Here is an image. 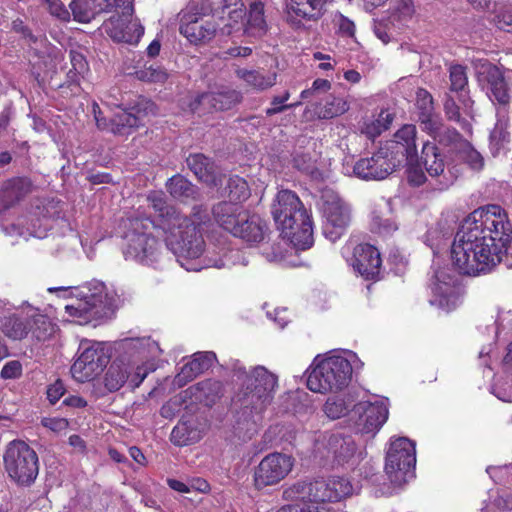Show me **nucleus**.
<instances>
[{
	"label": "nucleus",
	"mask_w": 512,
	"mask_h": 512,
	"mask_svg": "<svg viewBox=\"0 0 512 512\" xmlns=\"http://www.w3.org/2000/svg\"><path fill=\"white\" fill-rule=\"evenodd\" d=\"M186 162L189 169L200 181L209 185H217V167L212 159L202 153H194L187 157Z\"/></svg>",
	"instance_id": "cd10ccee"
},
{
	"label": "nucleus",
	"mask_w": 512,
	"mask_h": 512,
	"mask_svg": "<svg viewBox=\"0 0 512 512\" xmlns=\"http://www.w3.org/2000/svg\"><path fill=\"white\" fill-rule=\"evenodd\" d=\"M438 137L439 142L451 146L456 152L468 142L455 128H446L442 134L440 131Z\"/></svg>",
	"instance_id": "4d7b16f0"
},
{
	"label": "nucleus",
	"mask_w": 512,
	"mask_h": 512,
	"mask_svg": "<svg viewBox=\"0 0 512 512\" xmlns=\"http://www.w3.org/2000/svg\"><path fill=\"white\" fill-rule=\"evenodd\" d=\"M450 91L458 93V100L467 110L474 101L469 96L467 67L461 64L451 65L449 68Z\"/></svg>",
	"instance_id": "7c9ffc66"
},
{
	"label": "nucleus",
	"mask_w": 512,
	"mask_h": 512,
	"mask_svg": "<svg viewBox=\"0 0 512 512\" xmlns=\"http://www.w3.org/2000/svg\"><path fill=\"white\" fill-rule=\"evenodd\" d=\"M147 375L148 369L145 366L139 365L134 369V367L130 365V376L128 381L133 388H137L141 385Z\"/></svg>",
	"instance_id": "774afa93"
},
{
	"label": "nucleus",
	"mask_w": 512,
	"mask_h": 512,
	"mask_svg": "<svg viewBox=\"0 0 512 512\" xmlns=\"http://www.w3.org/2000/svg\"><path fill=\"white\" fill-rule=\"evenodd\" d=\"M235 74L239 79L243 80L248 87L256 91L267 90L273 87L277 82V73L275 72L238 68Z\"/></svg>",
	"instance_id": "c9c22d12"
},
{
	"label": "nucleus",
	"mask_w": 512,
	"mask_h": 512,
	"mask_svg": "<svg viewBox=\"0 0 512 512\" xmlns=\"http://www.w3.org/2000/svg\"><path fill=\"white\" fill-rule=\"evenodd\" d=\"M324 413L330 419H339L348 413V406L340 397H329L323 407Z\"/></svg>",
	"instance_id": "5fc2aeb1"
},
{
	"label": "nucleus",
	"mask_w": 512,
	"mask_h": 512,
	"mask_svg": "<svg viewBox=\"0 0 512 512\" xmlns=\"http://www.w3.org/2000/svg\"><path fill=\"white\" fill-rule=\"evenodd\" d=\"M352 417L362 433H375L387 421L389 410L382 400L361 401L353 406Z\"/></svg>",
	"instance_id": "6ab92c4d"
},
{
	"label": "nucleus",
	"mask_w": 512,
	"mask_h": 512,
	"mask_svg": "<svg viewBox=\"0 0 512 512\" xmlns=\"http://www.w3.org/2000/svg\"><path fill=\"white\" fill-rule=\"evenodd\" d=\"M211 354L198 352L193 355V358L183 365L181 371L175 377V383L179 386H184L192 381L199 374L207 370L211 365Z\"/></svg>",
	"instance_id": "2f4dec72"
},
{
	"label": "nucleus",
	"mask_w": 512,
	"mask_h": 512,
	"mask_svg": "<svg viewBox=\"0 0 512 512\" xmlns=\"http://www.w3.org/2000/svg\"><path fill=\"white\" fill-rule=\"evenodd\" d=\"M443 109L448 121L455 122L464 133L472 135L473 127L467 118V116L471 117L472 105L465 110L462 103L460 106L451 95H446Z\"/></svg>",
	"instance_id": "72a5a7b5"
},
{
	"label": "nucleus",
	"mask_w": 512,
	"mask_h": 512,
	"mask_svg": "<svg viewBox=\"0 0 512 512\" xmlns=\"http://www.w3.org/2000/svg\"><path fill=\"white\" fill-rule=\"evenodd\" d=\"M129 376L130 363L117 358L113 360L106 369L103 377L104 387L109 392H116L124 386L128 381Z\"/></svg>",
	"instance_id": "473e14b6"
},
{
	"label": "nucleus",
	"mask_w": 512,
	"mask_h": 512,
	"mask_svg": "<svg viewBox=\"0 0 512 512\" xmlns=\"http://www.w3.org/2000/svg\"><path fill=\"white\" fill-rule=\"evenodd\" d=\"M349 264L366 281L380 280L382 258L379 250L369 243H360L353 249Z\"/></svg>",
	"instance_id": "a211bd4d"
},
{
	"label": "nucleus",
	"mask_w": 512,
	"mask_h": 512,
	"mask_svg": "<svg viewBox=\"0 0 512 512\" xmlns=\"http://www.w3.org/2000/svg\"><path fill=\"white\" fill-rule=\"evenodd\" d=\"M293 167L301 172L311 174L315 169V161L310 153H296L293 157Z\"/></svg>",
	"instance_id": "052dcab7"
},
{
	"label": "nucleus",
	"mask_w": 512,
	"mask_h": 512,
	"mask_svg": "<svg viewBox=\"0 0 512 512\" xmlns=\"http://www.w3.org/2000/svg\"><path fill=\"white\" fill-rule=\"evenodd\" d=\"M456 153L458 157L471 169L475 171H480L483 169L484 158L469 141L464 143V146L461 147Z\"/></svg>",
	"instance_id": "09e8293b"
},
{
	"label": "nucleus",
	"mask_w": 512,
	"mask_h": 512,
	"mask_svg": "<svg viewBox=\"0 0 512 512\" xmlns=\"http://www.w3.org/2000/svg\"><path fill=\"white\" fill-rule=\"evenodd\" d=\"M66 388L62 380L57 379L54 383L47 387L46 395L48 401L54 405L65 394Z\"/></svg>",
	"instance_id": "e2e57ef3"
},
{
	"label": "nucleus",
	"mask_w": 512,
	"mask_h": 512,
	"mask_svg": "<svg viewBox=\"0 0 512 512\" xmlns=\"http://www.w3.org/2000/svg\"><path fill=\"white\" fill-rule=\"evenodd\" d=\"M3 379H16L22 375V365L17 360L7 362L0 373Z\"/></svg>",
	"instance_id": "338daca9"
},
{
	"label": "nucleus",
	"mask_w": 512,
	"mask_h": 512,
	"mask_svg": "<svg viewBox=\"0 0 512 512\" xmlns=\"http://www.w3.org/2000/svg\"><path fill=\"white\" fill-rule=\"evenodd\" d=\"M352 373L348 359L338 355L329 356L311 366L306 385L315 393L341 391L349 385Z\"/></svg>",
	"instance_id": "423d86ee"
},
{
	"label": "nucleus",
	"mask_w": 512,
	"mask_h": 512,
	"mask_svg": "<svg viewBox=\"0 0 512 512\" xmlns=\"http://www.w3.org/2000/svg\"><path fill=\"white\" fill-rule=\"evenodd\" d=\"M329 450L339 464L348 462L356 453L357 446L351 436L332 435L328 441Z\"/></svg>",
	"instance_id": "a19ab883"
},
{
	"label": "nucleus",
	"mask_w": 512,
	"mask_h": 512,
	"mask_svg": "<svg viewBox=\"0 0 512 512\" xmlns=\"http://www.w3.org/2000/svg\"><path fill=\"white\" fill-rule=\"evenodd\" d=\"M371 226L372 231L382 235L391 234L398 228L391 218H384L376 213H373Z\"/></svg>",
	"instance_id": "13d9d810"
},
{
	"label": "nucleus",
	"mask_w": 512,
	"mask_h": 512,
	"mask_svg": "<svg viewBox=\"0 0 512 512\" xmlns=\"http://www.w3.org/2000/svg\"><path fill=\"white\" fill-rule=\"evenodd\" d=\"M30 323L29 333L38 341H45L54 333V326L46 316L37 315L30 318Z\"/></svg>",
	"instance_id": "49530a36"
},
{
	"label": "nucleus",
	"mask_w": 512,
	"mask_h": 512,
	"mask_svg": "<svg viewBox=\"0 0 512 512\" xmlns=\"http://www.w3.org/2000/svg\"><path fill=\"white\" fill-rule=\"evenodd\" d=\"M133 2L104 22L107 35L115 42L137 45L144 35V27L132 19Z\"/></svg>",
	"instance_id": "2eb2a0df"
},
{
	"label": "nucleus",
	"mask_w": 512,
	"mask_h": 512,
	"mask_svg": "<svg viewBox=\"0 0 512 512\" xmlns=\"http://www.w3.org/2000/svg\"><path fill=\"white\" fill-rule=\"evenodd\" d=\"M333 21L338 27V33L341 36L350 38L355 36V24L351 19L339 13L335 15Z\"/></svg>",
	"instance_id": "680f3d73"
},
{
	"label": "nucleus",
	"mask_w": 512,
	"mask_h": 512,
	"mask_svg": "<svg viewBox=\"0 0 512 512\" xmlns=\"http://www.w3.org/2000/svg\"><path fill=\"white\" fill-rule=\"evenodd\" d=\"M243 99L242 93L234 90L227 89L218 92H206L197 97L198 104L209 105L214 110L226 111L230 110Z\"/></svg>",
	"instance_id": "bb28decb"
},
{
	"label": "nucleus",
	"mask_w": 512,
	"mask_h": 512,
	"mask_svg": "<svg viewBox=\"0 0 512 512\" xmlns=\"http://www.w3.org/2000/svg\"><path fill=\"white\" fill-rule=\"evenodd\" d=\"M89 2L96 16L103 12L115 11L117 13L118 9L129 7L133 0H89Z\"/></svg>",
	"instance_id": "864d4df0"
},
{
	"label": "nucleus",
	"mask_w": 512,
	"mask_h": 512,
	"mask_svg": "<svg viewBox=\"0 0 512 512\" xmlns=\"http://www.w3.org/2000/svg\"><path fill=\"white\" fill-rule=\"evenodd\" d=\"M293 502L281 506L276 512H331L324 506H317L313 500L298 499Z\"/></svg>",
	"instance_id": "3c124183"
},
{
	"label": "nucleus",
	"mask_w": 512,
	"mask_h": 512,
	"mask_svg": "<svg viewBox=\"0 0 512 512\" xmlns=\"http://www.w3.org/2000/svg\"><path fill=\"white\" fill-rule=\"evenodd\" d=\"M395 119V114L387 109H382L375 119H366L363 121L360 132L369 140L374 141L383 132L388 130Z\"/></svg>",
	"instance_id": "ea45409f"
},
{
	"label": "nucleus",
	"mask_w": 512,
	"mask_h": 512,
	"mask_svg": "<svg viewBox=\"0 0 512 512\" xmlns=\"http://www.w3.org/2000/svg\"><path fill=\"white\" fill-rule=\"evenodd\" d=\"M71 69L67 73L70 84H79L81 78L89 71V64L85 56L77 51H70Z\"/></svg>",
	"instance_id": "a18cd8bd"
},
{
	"label": "nucleus",
	"mask_w": 512,
	"mask_h": 512,
	"mask_svg": "<svg viewBox=\"0 0 512 512\" xmlns=\"http://www.w3.org/2000/svg\"><path fill=\"white\" fill-rule=\"evenodd\" d=\"M33 183L29 177H13L5 181L0 189V213L6 211L31 193Z\"/></svg>",
	"instance_id": "4be33fe9"
},
{
	"label": "nucleus",
	"mask_w": 512,
	"mask_h": 512,
	"mask_svg": "<svg viewBox=\"0 0 512 512\" xmlns=\"http://www.w3.org/2000/svg\"><path fill=\"white\" fill-rule=\"evenodd\" d=\"M49 12L60 20L67 21L70 18V12L60 0H45Z\"/></svg>",
	"instance_id": "69168bd1"
},
{
	"label": "nucleus",
	"mask_w": 512,
	"mask_h": 512,
	"mask_svg": "<svg viewBox=\"0 0 512 512\" xmlns=\"http://www.w3.org/2000/svg\"><path fill=\"white\" fill-rule=\"evenodd\" d=\"M294 458L281 452L266 455L254 469L253 485L256 490L274 486L284 480L294 467Z\"/></svg>",
	"instance_id": "9b49d317"
},
{
	"label": "nucleus",
	"mask_w": 512,
	"mask_h": 512,
	"mask_svg": "<svg viewBox=\"0 0 512 512\" xmlns=\"http://www.w3.org/2000/svg\"><path fill=\"white\" fill-rule=\"evenodd\" d=\"M290 98V92L286 90L282 95L274 96L271 100L272 107H269L265 110V114L267 116H273L275 114L281 113L287 109L295 108L299 105H301V101L291 103V104H285L286 101H288Z\"/></svg>",
	"instance_id": "6e6d98bb"
},
{
	"label": "nucleus",
	"mask_w": 512,
	"mask_h": 512,
	"mask_svg": "<svg viewBox=\"0 0 512 512\" xmlns=\"http://www.w3.org/2000/svg\"><path fill=\"white\" fill-rule=\"evenodd\" d=\"M477 81L495 107L496 114H512V93L504 72L495 64L482 63Z\"/></svg>",
	"instance_id": "9d476101"
},
{
	"label": "nucleus",
	"mask_w": 512,
	"mask_h": 512,
	"mask_svg": "<svg viewBox=\"0 0 512 512\" xmlns=\"http://www.w3.org/2000/svg\"><path fill=\"white\" fill-rule=\"evenodd\" d=\"M138 79L147 82H164L167 78V74L160 67H144L141 70L136 71Z\"/></svg>",
	"instance_id": "bf43d9fd"
},
{
	"label": "nucleus",
	"mask_w": 512,
	"mask_h": 512,
	"mask_svg": "<svg viewBox=\"0 0 512 512\" xmlns=\"http://www.w3.org/2000/svg\"><path fill=\"white\" fill-rule=\"evenodd\" d=\"M334 0H291L288 20L295 26L301 21H318L326 12L327 4Z\"/></svg>",
	"instance_id": "412c9836"
},
{
	"label": "nucleus",
	"mask_w": 512,
	"mask_h": 512,
	"mask_svg": "<svg viewBox=\"0 0 512 512\" xmlns=\"http://www.w3.org/2000/svg\"><path fill=\"white\" fill-rule=\"evenodd\" d=\"M140 125V118L133 112L123 110L109 120L108 131L115 135L126 136Z\"/></svg>",
	"instance_id": "79ce46f5"
},
{
	"label": "nucleus",
	"mask_w": 512,
	"mask_h": 512,
	"mask_svg": "<svg viewBox=\"0 0 512 512\" xmlns=\"http://www.w3.org/2000/svg\"><path fill=\"white\" fill-rule=\"evenodd\" d=\"M30 318L11 315L6 317L2 323L1 330L4 335L12 340L25 338L30 330Z\"/></svg>",
	"instance_id": "c03bdc74"
},
{
	"label": "nucleus",
	"mask_w": 512,
	"mask_h": 512,
	"mask_svg": "<svg viewBox=\"0 0 512 512\" xmlns=\"http://www.w3.org/2000/svg\"><path fill=\"white\" fill-rule=\"evenodd\" d=\"M399 165L407 166V181L416 186V126L405 124L394 134V139L385 144Z\"/></svg>",
	"instance_id": "ddd939ff"
},
{
	"label": "nucleus",
	"mask_w": 512,
	"mask_h": 512,
	"mask_svg": "<svg viewBox=\"0 0 512 512\" xmlns=\"http://www.w3.org/2000/svg\"><path fill=\"white\" fill-rule=\"evenodd\" d=\"M4 466L8 476L19 486H30L39 472L38 455L22 440L10 442L5 450Z\"/></svg>",
	"instance_id": "6e6552de"
},
{
	"label": "nucleus",
	"mask_w": 512,
	"mask_h": 512,
	"mask_svg": "<svg viewBox=\"0 0 512 512\" xmlns=\"http://www.w3.org/2000/svg\"><path fill=\"white\" fill-rule=\"evenodd\" d=\"M418 122L422 131L431 136L433 140L437 139L443 127V120L435 108L433 96L422 88H418Z\"/></svg>",
	"instance_id": "aec40b11"
},
{
	"label": "nucleus",
	"mask_w": 512,
	"mask_h": 512,
	"mask_svg": "<svg viewBox=\"0 0 512 512\" xmlns=\"http://www.w3.org/2000/svg\"><path fill=\"white\" fill-rule=\"evenodd\" d=\"M495 25L505 32H512V10H500L493 19Z\"/></svg>",
	"instance_id": "0e129e2a"
},
{
	"label": "nucleus",
	"mask_w": 512,
	"mask_h": 512,
	"mask_svg": "<svg viewBox=\"0 0 512 512\" xmlns=\"http://www.w3.org/2000/svg\"><path fill=\"white\" fill-rule=\"evenodd\" d=\"M239 4L243 6L240 0H205L201 10L206 16L224 19V15L228 14L229 18L237 19L242 17V9L237 8Z\"/></svg>",
	"instance_id": "e433bc0d"
},
{
	"label": "nucleus",
	"mask_w": 512,
	"mask_h": 512,
	"mask_svg": "<svg viewBox=\"0 0 512 512\" xmlns=\"http://www.w3.org/2000/svg\"><path fill=\"white\" fill-rule=\"evenodd\" d=\"M102 303V295L90 294L84 300H78L75 304L67 305L65 309L70 316L88 321L102 315Z\"/></svg>",
	"instance_id": "c756f323"
},
{
	"label": "nucleus",
	"mask_w": 512,
	"mask_h": 512,
	"mask_svg": "<svg viewBox=\"0 0 512 512\" xmlns=\"http://www.w3.org/2000/svg\"><path fill=\"white\" fill-rule=\"evenodd\" d=\"M415 13L413 0H400L392 14L393 21L399 25H407L411 22Z\"/></svg>",
	"instance_id": "603ef678"
},
{
	"label": "nucleus",
	"mask_w": 512,
	"mask_h": 512,
	"mask_svg": "<svg viewBox=\"0 0 512 512\" xmlns=\"http://www.w3.org/2000/svg\"><path fill=\"white\" fill-rule=\"evenodd\" d=\"M321 201V209L325 218L323 233L326 238L335 242L350 224V210L339 196L331 190L322 192Z\"/></svg>",
	"instance_id": "f8f14e48"
},
{
	"label": "nucleus",
	"mask_w": 512,
	"mask_h": 512,
	"mask_svg": "<svg viewBox=\"0 0 512 512\" xmlns=\"http://www.w3.org/2000/svg\"><path fill=\"white\" fill-rule=\"evenodd\" d=\"M203 437V431L193 419H181L172 429L170 441L179 447L189 446L199 442Z\"/></svg>",
	"instance_id": "c85d7f7f"
},
{
	"label": "nucleus",
	"mask_w": 512,
	"mask_h": 512,
	"mask_svg": "<svg viewBox=\"0 0 512 512\" xmlns=\"http://www.w3.org/2000/svg\"><path fill=\"white\" fill-rule=\"evenodd\" d=\"M147 200L156 214L155 229L162 232L167 249L177 257L181 266L190 270L182 260L197 259L205 250L202 231L209 221L207 209L195 205L190 215L183 214L168 203L163 192L157 191L150 192Z\"/></svg>",
	"instance_id": "f03ea898"
},
{
	"label": "nucleus",
	"mask_w": 512,
	"mask_h": 512,
	"mask_svg": "<svg viewBox=\"0 0 512 512\" xmlns=\"http://www.w3.org/2000/svg\"><path fill=\"white\" fill-rule=\"evenodd\" d=\"M248 244H256L264 239V225L255 217L250 216L249 211L242 218L236 229L232 232Z\"/></svg>",
	"instance_id": "4c0bfd02"
},
{
	"label": "nucleus",
	"mask_w": 512,
	"mask_h": 512,
	"mask_svg": "<svg viewBox=\"0 0 512 512\" xmlns=\"http://www.w3.org/2000/svg\"><path fill=\"white\" fill-rule=\"evenodd\" d=\"M512 241V224L499 205L471 212L461 223L451 248L452 262L460 274L478 276L498 266Z\"/></svg>",
	"instance_id": "f257e3e1"
},
{
	"label": "nucleus",
	"mask_w": 512,
	"mask_h": 512,
	"mask_svg": "<svg viewBox=\"0 0 512 512\" xmlns=\"http://www.w3.org/2000/svg\"><path fill=\"white\" fill-rule=\"evenodd\" d=\"M185 393L192 401L212 407L224 394V386L220 380L205 379L190 386Z\"/></svg>",
	"instance_id": "393cba45"
},
{
	"label": "nucleus",
	"mask_w": 512,
	"mask_h": 512,
	"mask_svg": "<svg viewBox=\"0 0 512 512\" xmlns=\"http://www.w3.org/2000/svg\"><path fill=\"white\" fill-rule=\"evenodd\" d=\"M416 447L406 437L391 440L385 457V472L389 481L401 487L415 476Z\"/></svg>",
	"instance_id": "1a4fd4ad"
},
{
	"label": "nucleus",
	"mask_w": 512,
	"mask_h": 512,
	"mask_svg": "<svg viewBox=\"0 0 512 512\" xmlns=\"http://www.w3.org/2000/svg\"><path fill=\"white\" fill-rule=\"evenodd\" d=\"M399 166V161H396L389 148L383 145L370 157L359 159L353 167V172L363 180H383Z\"/></svg>",
	"instance_id": "dca6fc26"
},
{
	"label": "nucleus",
	"mask_w": 512,
	"mask_h": 512,
	"mask_svg": "<svg viewBox=\"0 0 512 512\" xmlns=\"http://www.w3.org/2000/svg\"><path fill=\"white\" fill-rule=\"evenodd\" d=\"M69 7L75 21L89 23L93 18H95V14L89 0H72Z\"/></svg>",
	"instance_id": "8fccbe9b"
},
{
	"label": "nucleus",
	"mask_w": 512,
	"mask_h": 512,
	"mask_svg": "<svg viewBox=\"0 0 512 512\" xmlns=\"http://www.w3.org/2000/svg\"><path fill=\"white\" fill-rule=\"evenodd\" d=\"M165 186L170 196L181 202L195 200L198 196V188L181 174L173 175Z\"/></svg>",
	"instance_id": "58836bf2"
},
{
	"label": "nucleus",
	"mask_w": 512,
	"mask_h": 512,
	"mask_svg": "<svg viewBox=\"0 0 512 512\" xmlns=\"http://www.w3.org/2000/svg\"><path fill=\"white\" fill-rule=\"evenodd\" d=\"M237 372L245 374L246 378L239 394L240 409L237 411L236 423L249 432L256 429L272 403L278 377L264 366H256L250 373H246L245 368H239Z\"/></svg>",
	"instance_id": "7ed1b4c3"
},
{
	"label": "nucleus",
	"mask_w": 512,
	"mask_h": 512,
	"mask_svg": "<svg viewBox=\"0 0 512 512\" xmlns=\"http://www.w3.org/2000/svg\"><path fill=\"white\" fill-rule=\"evenodd\" d=\"M179 15V32L190 43H205L215 36L216 25L205 19L206 15L200 13L196 6L186 8Z\"/></svg>",
	"instance_id": "f3484780"
},
{
	"label": "nucleus",
	"mask_w": 512,
	"mask_h": 512,
	"mask_svg": "<svg viewBox=\"0 0 512 512\" xmlns=\"http://www.w3.org/2000/svg\"><path fill=\"white\" fill-rule=\"evenodd\" d=\"M422 167L432 177H436L444 171V161L435 143L425 142L423 144L421 157L418 158V170ZM425 180L424 173L418 171V186L422 185Z\"/></svg>",
	"instance_id": "a878e982"
},
{
	"label": "nucleus",
	"mask_w": 512,
	"mask_h": 512,
	"mask_svg": "<svg viewBox=\"0 0 512 512\" xmlns=\"http://www.w3.org/2000/svg\"><path fill=\"white\" fill-rule=\"evenodd\" d=\"M353 486L344 477H331L315 479L313 481L298 480L285 487L282 491V499L295 501L298 499L313 500L317 506H324L332 512L329 502H337L352 494Z\"/></svg>",
	"instance_id": "39448f33"
},
{
	"label": "nucleus",
	"mask_w": 512,
	"mask_h": 512,
	"mask_svg": "<svg viewBox=\"0 0 512 512\" xmlns=\"http://www.w3.org/2000/svg\"><path fill=\"white\" fill-rule=\"evenodd\" d=\"M271 212L275 223L296 248L306 250L313 245L312 215L296 192L279 190Z\"/></svg>",
	"instance_id": "20e7f679"
},
{
	"label": "nucleus",
	"mask_w": 512,
	"mask_h": 512,
	"mask_svg": "<svg viewBox=\"0 0 512 512\" xmlns=\"http://www.w3.org/2000/svg\"><path fill=\"white\" fill-rule=\"evenodd\" d=\"M125 227V259L145 264L152 263L160 247L158 239L152 234V230L155 229L153 220L150 217H134L128 219Z\"/></svg>",
	"instance_id": "0eeeda50"
},
{
	"label": "nucleus",
	"mask_w": 512,
	"mask_h": 512,
	"mask_svg": "<svg viewBox=\"0 0 512 512\" xmlns=\"http://www.w3.org/2000/svg\"><path fill=\"white\" fill-rule=\"evenodd\" d=\"M109 356L104 349L88 341L81 342L79 355L71 366L72 377L80 383L95 379L107 366Z\"/></svg>",
	"instance_id": "4468645a"
},
{
	"label": "nucleus",
	"mask_w": 512,
	"mask_h": 512,
	"mask_svg": "<svg viewBox=\"0 0 512 512\" xmlns=\"http://www.w3.org/2000/svg\"><path fill=\"white\" fill-rule=\"evenodd\" d=\"M511 115L496 114V123L488 138V148L493 157H498L510 149L512 141Z\"/></svg>",
	"instance_id": "5701e85b"
},
{
	"label": "nucleus",
	"mask_w": 512,
	"mask_h": 512,
	"mask_svg": "<svg viewBox=\"0 0 512 512\" xmlns=\"http://www.w3.org/2000/svg\"><path fill=\"white\" fill-rule=\"evenodd\" d=\"M268 25L265 19V4L261 0H251L248 7L245 32L249 36L261 37L266 34Z\"/></svg>",
	"instance_id": "f704fd0d"
},
{
	"label": "nucleus",
	"mask_w": 512,
	"mask_h": 512,
	"mask_svg": "<svg viewBox=\"0 0 512 512\" xmlns=\"http://www.w3.org/2000/svg\"><path fill=\"white\" fill-rule=\"evenodd\" d=\"M224 194L229 198V201L241 205L251 196V189L245 178L232 175L227 179Z\"/></svg>",
	"instance_id": "37998d69"
},
{
	"label": "nucleus",
	"mask_w": 512,
	"mask_h": 512,
	"mask_svg": "<svg viewBox=\"0 0 512 512\" xmlns=\"http://www.w3.org/2000/svg\"><path fill=\"white\" fill-rule=\"evenodd\" d=\"M248 212L242 205L231 201H221L212 208L213 219L219 227L232 234Z\"/></svg>",
	"instance_id": "b1692460"
},
{
	"label": "nucleus",
	"mask_w": 512,
	"mask_h": 512,
	"mask_svg": "<svg viewBox=\"0 0 512 512\" xmlns=\"http://www.w3.org/2000/svg\"><path fill=\"white\" fill-rule=\"evenodd\" d=\"M349 105L341 97H331L326 103L317 111L320 119H332L347 112Z\"/></svg>",
	"instance_id": "de8ad7c7"
}]
</instances>
